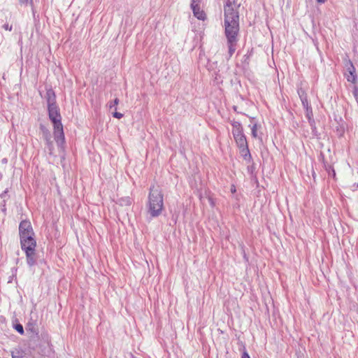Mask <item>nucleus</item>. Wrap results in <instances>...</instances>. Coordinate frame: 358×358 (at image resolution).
Returning <instances> with one entry per match:
<instances>
[{"mask_svg":"<svg viewBox=\"0 0 358 358\" xmlns=\"http://www.w3.org/2000/svg\"><path fill=\"white\" fill-rule=\"evenodd\" d=\"M239 4L236 0H226L224 4V33L227 39L229 57L236 50L239 31V15L238 9Z\"/></svg>","mask_w":358,"mask_h":358,"instance_id":"nucleus-1","label":"nucleus"},{"mask_svg":"<svg viewBox=\"0 0 358 358\" xmlns=\"http://www.w3.org/2000/svg\"><path fill=\"white\" fill-rule=\"evenodd\" d=\"M47 95L49 117L53 124L55 139L59 145L62 144L64 141L63 125L57 106L54 103V93L52 90H48Z\"/></svg>","mask_w":358,"mask_h":358,"instance_id":"nucleus-2","label":"nucleus"},{"mask_svg":"<svg viewBox=\"0 0 358 358\" xmlns=\"http://www.w3.org/2000/svg\"><path fill=\"white\" fill-rule=\"evenodd\" d=\"M147 207L151 217H155L161 215L164 208V196L159 187H150Z\"/></svg>","mask_w":358,"mask_h":358,"instance_id":"nucleus-3","label":"nucleus"},{"mask_svg":"<svg viewBox=\"0 0 358 358\" xmlns=\"http://www.w3.org/2000/svg\"><path fill=\"white\" fill-rule=\"evenodd\" d=\"M232 134L237 146L240 150L241 156L245 159H250L251 157L250 150L248 149L247 140L243 134V127L240 122H232Z\"/></svg>","mask_w":358,"mask_h":358,"instance_id":"nucleus-4","label":"nucleus"},{"mask_svg":"<svg viewBox=\"0 0 358 358\" xmlns=\"http://www.w3.org/2000/svg\"><path fill=\"white\" fill-rule=\"evenodd\" d=\"M34 232L31 223L28 221L24 220V250L26 251L27 248H31L36 250V241L33 237Z\"/></svg>","mask_w":358,"mask_h":358,"instance_id":"nucleus-5","label":"nucleus"},{"mask_svg":"<svg viewBox=\"0 0 358 358\" xmlns=\"http://www.w3.org/2000/svg\"><path fill=\"white\" fill-rule=\"evenodd\" d=\"M346 71L345 77L348 82L353 84L357 83L356 69L350 60H348L345 64Z\"/></svg>","mask_w":358,"mask_h":358,"instance_id":"nucleus-6","label":"nucleus"},{"mask_svg":"<svg viewBox=\"0 0 358 358\" xmlns=\"http://www.w3.org/2000/svg\"><path fill=\"white\" fill-rule=\"evenodd\" d=\"M201 0H192L191 8L194 15L200 20H205L206 15L205 12L201 8L200 3Z\"/></svg>","mask_w":358,"mask_h":358,"instance_id":"nucleus-7","label":"nucleus"},{"mask_svg":"<svg viewBox=\"0 0 358 358\" xmlns=\"http://www.w3.org/2000/svg\"><path fill=\"white\" fill-rule=\"evenodd\" d=\"M24 252L26 255L27 264L30 267L35 265L38 259V255L36 252V250H32L31 248H28Z\"/></svg>","mask_w":358,"mask_h":358,"instance_id":"nucleus-8","label":"nucleus"},{"mask_svg":"<svg viewBox=\"0 0 358 358\" xmlns=\"http://www.w3.org/2000/svg\"><path fill=\"white\" fill-rule=\"evenodd\" d=\"M27 332H30L32 335L31 336H33L34 335H37V327L36 323L29 322L27 324Z\"/></svg>","mask_w":358,"mask_h":358,"instance_id":"nucleus-9","label":"nucleus"},{"mask_svg":"<svg viewBox=\"0 0 358 358\" xmlns=\"http://www.w3.org/2000/svg\"><path fill=\"white\" fill-rule=\"evenodd\" d=\"M12 358H22V348L18 347L11 351Z\"/></svg>","mask_w":358,"mask_h":358,"instance_id":"nucleus-10","label":"nucleus"},{"mask_svg":"<svg viewBox=\"0 0 358 358\" xmlns=\"http://www.w3.org/2000/svg\"><path fill=\"white\" fill-rule=\"evenodd\" d=\"M260 125H258L256 123H254L252 126H251V131H252V137L254 138H259V140H262V137L259 136L257 134V131L259 129H260Z\"/></svg>","mask_w":358,"mask_h":358,"instance_id":"nucleus-11","label":"nucleus"},{"mask_svg":"<svg viewBox=\"0 0 358 358\" xmlns=\"http://www.w3.org/2000/svg\"><path fill=\"white\" fill-rule=\"evenodd\" d=\"M19 236L20 243L21 245V248L22 249V221H21L19 224Z\"/></svg>","mask_w":358,"mask_h":358,"instance_id":"nucleus-12","label":"nucleus"},{"mask_svg":"<svg viewBox=\"0 0 358 358\" xmlns=\"http://www.w3.org/2000/svg\"><path fill=\"white\" fill-rule=\"evenodd\" d=\"M119 103V99L116 98L113 101L110 102L109 103V108L110 109H114L115 110H117V106Z\"/></svg>","mask_w":358,"mask_h":358,"instance_id":"nucleus-13","label":"nucleus"},{"mask_svg":"<svg viewBox=\"0 0 358 358\" xmlns=\"http://www.w3.org/2000/svg\"><path fill=\"white\" fill-rule=\"evenodd\" d=\"M120 203L121 206H129L131 204V201L129 198H124L120 200Z\"/></svg>","mask_w":358,"mask_h":358,"instance_id":"nucleus-14","label":"nucleus"},{"mask_svg":"<svg viewBox=\"0 0 358 358\" xmlns=\"http://www.w3.org/2000/svg\"><path fill=\"white\" fill-rule=\"evenodd\" d=\"M14 328L20 334H22V324L18 323L14 325Z\"/></svg>","mask_w":358,"mask_h":358,"instance_id":"nucleus-15","label":"nucleus"},{"mask_svg":"<svg viewBox=\"0 0 358 358\" xmlns=\"http://www.w3.org/2000/svg\"><path fill=\"white\" fill-rule=\"evenodd\" d=\"M299 94H300L299 92ZM299 96H300V98H301V100L303 106H308V101H307L306 98L303 97V96L302 94H299Z\"/></svg>","mask_w":358,"mask_h":358,"instance_id":"nucleus-16","label":"nucleus"},{"mask_svg":"<svg viewBox=\"0 0 358 358\" xmlns=\"http://www.w3.org/2000/svg\"><path fill=\"white\" fill-rule=\"evenodd\" d=\"M113 116L115 118L120 119L123 117V114L115 110V112L113 113Z\"/></svg>","mask_w":358,"mask_h":358,"instance_id":"nucleus-17","label":"nucleus"},{"mask_svg":"<svg viewBox=\"0 0 358 358\" xmlns=\"http://www.w3.org/2000/svg\"><path fill=\"white\" fill-rule=\"evenodd\" d=\"M3 27L6 29V30H8V31H11L12 30V26L9 25L8 24H5Z\"/></svg>","mask_w":358,"mask_h":358,"instance_id":"nucleus-18","label":"nucleus"},{"mask_svg":"<svg viewBox=\"0 0 358 358\" xmlns=\"http://www.w3.org/2000/svg\"><path fill=\"white\" fill-rule=\"evenodd\" d=\"M241 358H250V357L249 355L248 354V352L246 351H245V352H243Z\"/></svg>","mask_w":358,"mask_h":358,"instance_id":"nucleus-19","label":"nucleus"},{"mask_svg":"<svg viewBox=\"0 0 358 358\" xmlns=\"http://www.w3.org/2000/svg\"><path fill=\"white\" fill-rule=\"evenodd\" d=\"M208 201H209L210 204L212 206H214V202H213V199H212L211 198H210V197H209V198H208Z\"/></svg>","mask_w":358,"mask_h":358,"instance_id":"nucleus-20","label":"nucleus"},{"mask_svg":"<svg viewBox=\"0 0 358 358\" xmlns=\"http://www.w3.org/2000/svg\"><path fill=\"white\" fill-rule=\"evenodd\" d=\"M231 192L232 193L236 192V187H235V186H234V185H233V186L231 187Z\"/></svg>","mask_w":358,"mask_h":358,"instance_id":"nucleus-21","label":"nucleus"},{"mask_svg":"<svg viewBox=\"0 0 358 358\" xmlns=\"http://www.w3.org/2000/svg\"><path fill=\"white\" fill-rule=\"evenodd\" d=\"M326 0H317L318 3H324Z\"/></svg>","mask_w":358,"mask_h":358,"instance_id":"nucleus-22","label":"nucleus"},{"mask_svg":"<svg viewBox=\"0 0 358 358\" xmlns=\"http://www.w3.org/2000/svg\"><path fill=\"white\" fill-rule=\"evenodd\" d=\"M25 1H26L27 3V2H30V3H31L32 0H24V3Z\"/></svg>","mask_w":358,"mask_h":358,"instance_id":"nucleus-23","label":"nucleus"},{"mask_svg":"<svg viewBox=\"0 0 358 358\" xmlns=\"http://www.w3.org/2000/svg\"><path fill=\"white\" fill-rule=\"evenodd\" d=\"M129 356L130 358H135L131 354H129Z\"/></svg>","mask_w":358,"mask_h":358,"instance_id":"nucleus-24","label":"nucleus"},{"mask_svg":"<svg viewBox=\"0 0 358 358\" xmlns=\"http://www.w3.org/2000/svg\"><path fill=\"white\" fill-rule=\"evenodd\" d=\"M2 162H7V160H6V159H3L2 160Z\"/></svg>","mask_w":358,"mask_h":358,"instance_id":"nucleus-25","label":"nucleus"},{"mask_svg":"<svg viewBox=\"0 0 358 358\" xmlns=\"http://www.w3.org/2000/svg\"><path fill=\"white\" fill-rule=\"evenodd\" d=\"M46 140L48 142L50 141V138H48V136L46 137Z\"/></svg>","mask_w":358,"mask_h":358,"instance_id":"nucleus-26","label":"nucleus"},{"mask_svg":"<svg viewBox=\"0 0 358 358\" xmlns=\"http://www.w3.org/2000/svg\"><path fill=\"white\" fill-rule=\"evenodd\" d=\"M20 71H21V72H20V73H21L22 72V67H21V69H20Z\"/></svg>","mask_w":358,"mask_h":358,"instance_id":"nucleus-27","label":"nucleus"},{"mask_svg":"<svg viewBox=\"0 0 358 358\" xmlns=\"http://www.w3.org/2000/svg\"><path fill=\"white\" fill-rule=\"evenodd\" d=\"M357 187H358V182H357Z\"/></svg>","mask_w":358,"mask_h":358,"instance_id":"nucleus-28","label":"nucleus"},{"mask_svg":"<svg viewBox=\"0 0 358 358\" xmlns=\"http://www.w3.org/2000/svg\"><path fill=\"white\" fill-rule=\"evenodd\" d=\"M20 1H21V0H20Z\"/></svg>","mask_w":358,"mask_h":358,"instance_id":"nucleus-29","label":"nucleus"}]
</instances>
